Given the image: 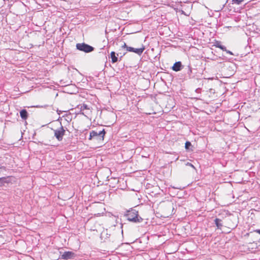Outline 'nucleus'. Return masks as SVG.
I'll return each mask as SVG.
<instances>
[{"label":"nucleus","mask_w":260,"mask_h":260,"mask_svg":"<svg viewBox=\"0 0 260 260\" xmlns=\"http://www.w3.org/2000/svg\"><path fill=\"white\" fill-rule=\"evenodd\" d=\"M125 216L128 220L134 222H141L143 220V219L139 216L138 211L135 210L128 211Z\"/></svg>","instance_id":"nucleus-1"},{"label":"nucleus","mask_w":260,"mask_h":260,"mask_svg":"<svg viewBox=\"0 0 260 260\" xmlns=\"http://www.w3.org/2000/svg\"><path fill=\"white\" fill-rule=\"evenodd\" d=\"M76 48L81 51L89 53L94 50V48L85 43H78L76 44Z\"/></svg>","instance_id":"nucleus-2"},{"label":"nucleus","mask_w":260,"mask_h":260,"mask_svg":"<svg viewBox=\"0 0 260 260\" xmlns=\"http://www.w3.org/2000/svg\"><path fill=\"white\" fill-rule=\"evenodd\" d=\"M105 135V131L104 129L99 131V132L92 131L90 133L89 139L92 138H96L97 140H104V136Z\"/></svg>","instance_id":"nucleus-3"},{"label":"nucleus","mask_w":260,"mask_h":260,"mask_svg":"<svg viewBox=\"0 0 260 260\" xmlns=\"http://www.w3.org/2000/svg\"><path fill=\"white\" fill-rule=\"evenodd\" d=\"M65 130L62 126L59 128L54 130V136L58 141H60L62 140L63 136L64 135Z\"/></svg>","instance_id":"nucleus-4"},{"label":"nucleus","mask_w":260,"mask_h":260,"mask_svg":"<svg viewBox=\"0 0 260 260\" xmlns=\"http://www.w3.org/2000/svg\"><path fill=\"white\" fill-rule=\"evenodd\" d=\"M75 256V254L72 251H66L63 253L61 256V258L68 260L69 259L74 258Z\"/></svg>","instance_id":"nucleus-5"},{"label":"nucleus","mask_w":260,"mask_h":260,"mask_svg":"<svg viewBox=\"0 0 260 260\" xmlns=\"http://www.w3.org/2000/svg\"><path fill=\"white\" fill-rule=\"evenodd\" d=\"M144 50L145 47L143 46L140 48H134L131 47H127V51L135 52L138 55L142 54Z\"/></svg>","instance_id":"nucleus-6"},{"label":"nucleus","mask_w":260,"mask_h":260,"mask_svg":"<svg viewBox=\"0 0 260 260\" xmlns=\"http://www.w3.org/2000/svg\"><path fill=\"white\" fill-rule=\"evenodd\" d=\"M181 66L182 65H181V62H180V61L176 62L174 64V65L172 67V69H173V70H174L176 72L179 71L181 69Z\"/></svg>","instance_id":"nucleus-7"},{"label":"nucleus","mask_w":260,"mask_h":260,"mask_svg":"<svg viewBox=\"0 0 260 260\" xmlns=\"http://www.w3.org/2000/svg\"><path fill=\"white\" fill-rule=\"evenodd\" d=\"M20 116L23 119H26L27 118V116H28V115H27V112L26 111V110L25 109H23V110H22L20 112Z\"/></svg>","instance_id":"nucleus-8"},{"label":"nucleus","mask_w":260,"mask_h":260,"mask_svg":"<svg viewBox=\"0 0 260 260\" xmlns=\"http://www.w3.org/2000/svg\"><path fill=\"white\" fill-rule=\"evenodd\" d=\"M110 56H111V58L112 59V63H115L117 61L118 58L116 56V54H115V52H114V51L111 52V54H110Z\"/></svg>","instance_id":"nucleus-9"},{"label":"nucleus","mask_w":260,"mask_h":260,"mask_svg":"<svg viewBox=\"0 0 260 260\" xmlns=\"http://www.w3.org/2000/svg\"><path fill=\"white\" fill-rule=\"evenodd\" d=\"M215 223L218 229H221L222 224L221 223V220L218 218H216L214 220Z\"/></svg>","instance_id":"nucleus-10"},{"label":"nucleus","mask_w":260,"mask_h":260,"mask_svg":"<svg viewBox=\"0 0 260 260\" xmlns=\"http://www.w3.org/2000/svg\"><path fill=\"white\" fill-rule=\"evenodd\" d=\"M215 46L216 47H218V48H219L220 49H221L223 51H226V48L225 46H222L220 44V43L219 42H216L215 43Z\"/></svg>","instance_id":"nucleus-11"},{"label":"nucleus","mask_w":260,"mask_h":260,"mask_svg":"<svg viewBox=\"0 0 260 260\" xmlns=\"http://www.w3.org/2000/svg\"><path fill=\"white\" fill-rule=\"evenodd\" d=\"M191 146V143L190 142H188V141H187L186 143H185V147L186 149H188L189 147Z\"/></svg>","instance_id":"nucleus-12"},{"label":"nucleus","mask_w":260,"mask_h":260,"mask_svg":"<svg viewBox=\"0 0 260 260\" xmlns=\"http://www.w3.org/2000/svg\"><path fill=\"white\" fill-rule=\"evenodd\" d=\"M233 2L237 4H240L243 0H232Z\"/></svg>","instance_id":"nucleus-13"},{"label":"nucleus","mask_w":260,"mask_h":260,"mask_svg":"<svg viewBox=\"0 0 260 260\" xmlns=\"http://www.w3.org/2000/svg\"><path fill=\"white\" fill-rule=\"evenodd\" d=\"M88 109L87 108V106L86 105H83L82 106H81V110H84V109Z\"/></svg>","instance_id":"nucleus-14"},{"label":"nucleus","mask_w":260,"mask_h":260,"mask_svg":"<svg viewBox=\"0 0 260 260\" xmlns=\"http://www.w3.org/2000/svg\"><path fill=\"white\" fill-rule=\"evenodd\" d=\"M186 166H190L192 168H193V169H195L194 167L193 166V165H192L191 164L189 163V162H187L186 164Z\"/></svg>","instance_id":"nucleus-15"},{"label":"nucleus","mask_w":260,"mask_h":260,"mask_svg":"<svg viewBox=\"0 0 260 260\" xmlns=\"http://www.w3.org/2000/svg\"><path fill=\"white\" fill-rule=\"evenodd\" d=\"M122 48H126L127 49V47H129L128 46H127L126 44V43H124L123 45L122 46Z\"/></svg>","instance_id":"nucleus-16"},{"label":"nucleus","mask_w":260,"mask_h":260,"mask_svg":"<svg viewBox=\"0 0 260 260\" xmlns=\"http://www.w3.org/2000/svg\"><path fill=\"white\" fill-rule=\"evenodd\" d=\"M3 184V178H0V186H1Z\"/></svg>","instance_id":"nucleus-17"},{"label":"nucleus","mask_w":260,"mask_h":260,"mask_svg":"<svg viewBox=\"0 0 260 260\" xmlns=\"http://www.w3.org/2000/svg\"><path fill=\"white\" fill-rule=\"evenodd\" d=\"M228 53H229L230 54H233V53H232L231 51H229V50H227L226 49V51H225Z\"/></svg>","instance_id":"nucleus-18"},{"label":"nucleus","mask_w":260,"mask_h":260,"mask_svg":"<svg viewBox=\"0 0 260 260\" xmlns=\"http://www.w3.org/2000/svg\"><path fill=\"white\" fill-rule=\"evenodd\" d=\"M254 232L260 234V230H256Z\"/></svg>","instance_id":"nucleus-19"},{"label":"nucleus","mask_w":260,"mask_h":260,"mask_svg":"<svg viewBox=\"0 0 260 260\" xmlns=\"http://www.w3.org/2000/svg\"><path fill=\"white\" fill-rule=\"evenodd\" d=\"M0 169H5V168L4 167H0Z\"/></svg>","instance_id":"nucleus-20"}]
</instances>
